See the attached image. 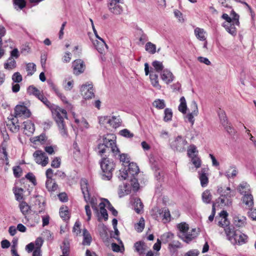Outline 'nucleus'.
Wrapping results in <instances>:
<instances>
[{
    "label": "nucleus",
    "mask_w": 256,
    "mask_h": 256,
    "mask_svg": "<svg viewBox=\"0 0 256 256\" xmlns=\"http://www.w3.org/2000/svg\"><path fill=\"white\" fill-rule=\"evenodd\" d=\"M103 143L100 144L98 146V154L100 155L106 152V148H110V150L114 154H119L120 160V162L126 164H129L130 160L128 155L126 154H120V151L116 146V137L112 134H108L106 136L103 137Z\"/></svg>",
    "instance_id": "obj_1"
},
{
    "label": "nucleus",
    "mask_w": 256,
    "mask_h": 256,
    "mask_svg": "<svg viewBox=\"0 0 256 256\" xmlns=\"http://www.w3.org/2000/svg\"><path fill=\"white\" fill-rule=\"evenodd\" d=\"M52 115L58 127L61 135L63 137H67L68 136L64 118L67 119L66 111L58 106L52 110Z\"/></svg>",
    "instance_id": "obj_2"
},
{
    "label": "nucleus",
    "mask_w": 256,
    "mask_h": 256,
    "mask_svg": "<svg viewBox=\"0 0 256 256\" xmlns=\"http://www.w3.org/2000/svg\"><path fill=\"white\" fill-rule=\"evenodd\" d=\"M230 191V187L218 186L217 192L220 196L213 203H216L218 206L221 207L230 205L232 202L231 198L232 196Z\"/></svg>",
    "instance_id": "obj_3"
},
{
    "label": "nucleus",
    "mask_w": 256,
    "mask_h": 256,
    "mask_svg": "<svg viewBox=\"0 0 256 256\" xmlns=\"http://www.w3.org/2000/svg\"><path fill=\"white\" fill-rule=\"evenodd\" d=\"M228 212L225 210H222L220 213V216L221 220L218 221L219 226L224 228V232L229 240L231 242L234 240L235 235L238 230H235L232 226L230 225V222L228 220Z\"/></svg>",
    "instance_id": "obj_4"
},
{
    "label": "nucleus",
    "mask_w": 256,
    "mask_h": 256,
    "mask_svg": "<svg viewBox=\"0 0 256 256\" xmlns=\"http://www.w3.org/2000/svg\"><path fill=\"white\" fill-rule=\"evenodd\" d=\"M100 167L103 173L102 178L110 180L112 178V172L114 169L115 164L109 159L104 158L100 162Z\"/></svg>",
    "instance_id": "obj_5"
},
{
    "label": "nucleus",
    "mask_w": 256,
    "mask_h": 256,
    "mask_svg": "<svg viewBox=\"0 0 256 256\" xmlns=\"http://www.w3.org/2000/svg\"><path fill=\"white\" fill-rule=\"evenodd\" d=\"M188 144L186 140L182 136H178L170 142L171 148L175 152H182L186 150V146Z\"/></svg>",
    "instance_id": "obj_6"
},
{
    "label": "nucleus",
    "mask_w": 256,
    "mask_h": 256,
    "mask_svg": "<svg viewBox=\"0 0 256 256\" xmlns=\"http://www.w3.org/2000/svg\"><path fill=\"white\" fill-rule=\"evenodd\" d=\"M222 18L226 20V22L222 24L226 30L232 35L236 36V24H234V18L230 17L226 14H224Z\"/></svg>",
    "instance_id": "obj_7"
},
{
    "label": "nucleus",
    "mask_w": 256,
    "mask_h": 256,
    "mask_svg": "<svg viewBox=\"0 0 256 256\" xmlns=\"http://www.w3.org/2000/svg\"><path fill=\"white\" fill-rule=\"evenodd\" d=\"M54 171L51 168H48L46 170V186L50 192H53L56 191L58 186L54 180L52 178Z\"/></svg>",
    "instance_id": "obj_8"
},
{
    "label": "nucleus",
    "mask_w": 256,
    "mask_h": 256,
    "mask_svg": "<svg viewBox=\"0 0 256 256\" xmlns=\"http://www.w3.org/2000/svg\"><path fill=\"white\" fill-rule=\"evenodd\" d=\"M122 0H109L108 4L109 10L114 14H120L123 11V8L120 4L122 3Z\"/></svg>",
    "instance_id": "obj_9"
},
{
    "label": "nucleus",
    "mask_w": 256,
    "mask_h": 256,
    "mask_svg": "<svg viewBox=\"0 0 256 256\" xmlns=\"http://www.w3.org/2000/svg\"><path fill=\"white\" fill-rule=\"evenodd\" d=\"M35 162L40 164L42 166H46L48 162V158L46 154L41 150H36L33 154Z\"/></svg>",
    "instance_id": "obj_10"
},
{
    "label": "nucleus",
    "mask_w": 256,
    "mask_h": 256,
    "mask_svg": "<svg viewBox=\"0 0 256 256\" xmlns=\"http://www.w3.org/2000/svg\"><path fill=\"white\" fill-rule=\"evenodd\" d=\"M80 92L84 99H91L94 96L93 87L91 84H83L81 87Z\"/></svg>",
    "instance_id": "obj_11"
},
{
    "label": "nucleus",
    "mask_w": 256,
    "mask_h": 256,
    "mask_svg": "<svg viewBox=\"0 0 256 256\" xmlns=\"http://www.w3.org/2000/svg\"><path fill=\"white\" fill-rule=\"evenodd\" d=\"M31 113L30 110L24 106L17 105L14 108V116L16 118L24 116L29 118Z\"/></svg>",
    "instance_id": "obj_12"
},
{
    "label": "nucleus",
    "mask_w": 256,
    "mask_h": 256,
    "mask_svg": "<svg viewBox=\"0 0 256 256\" xmlns=\"http://www.w3.org/2000/svg\"><path fill=\"white\" fill-rule=\"evenodd\" d=\"M80 188L84 200L88 203L90 200V191L88 188V182L86 178H82L80 182Z\"/></svg>",
    "instance_id": "obj_13"
},
{
    "label": "nucleus",
    "mask_w": 256,
    "mask_h": 256,
    "mask_svg": "<svg viewBox=\"0 0 256 256\" xmlns=\"http://www.w3.org/2000/svg\"><path fill=\"white\" fill-rule=\"evenodd\" d=\"M74 73L78 75L82 73L85 69L84 62L81 60H76L72 63Z\"/></svg>",
    "instance_id": "obj_14"
},
{
    "label": "nucleus",
    "mask_w": 256,
    "mask_h": 256,
    "mask_svg": "<svg viewBox=\"0 0 256 256\" xmlns=\"http://www.w3.org/2000/svg\"><path fill=\"white\" fill-rule=\"evenodd\" d=\"M247 238L248 236L242 233L238 230L231 242L234 244H238V245H242L246 242Z\"/></svg>",
    "instance_id": "obj_15"
},
{
    "label": "nucleus",
    "mask_w": 256,
    "mask_h": 256,
    "mask_svg": "<svg viewBox=\"0 0 256 256\" xmlns=\"http://www.w3.org/2000/svg\"><path fill=\"white\" fill-rule=\"evenodd\" d=\"M197 236V232L195 228H192L190 232L188 231L184 234H182L180 238L186 243H188Z\"/></svg>",
    "instance_id": "obj_16"
},
{
    "label": "nucleus",
    "mask_w": 256,
    "mask_h": 256,
    "mask_svg": "<svg viewBox=\"0 0 256 256\" xmlns=\"http://www.w3.org/2000/svg\"><path fill=\"white\" fill-rule=\"evenodd\" d=\"M207 168H202L200 172H199V178L200 181V184L202 187H205L207 186L208 179L207 175Z\"/></svg>",
    "instance_id": "obj_17"
},
{
    "label": "nucleus",
    "mask_w": 256,
    "mask_h": 256,
    "mask_svg": "<svg viewBox=\"0 0 256 256\" xmlns=\"http://www.w3.org/2000/svg\"><path fill=\"white\" fill-rule=\"evenodd\" d=\"M25 134L28 136H31L34 132V125L30 120L24 122Z\"/></svg>",
    "instance_id": "obj_18"
},
{
    "label": "nucleus",
    "mask_w": 256,
    "mask_h": 256,
    "mask_svg": "<svg viewBox=\"0 0 256 256\" xmlns=\"http://www.w3.org/2000/svg\"><path fill=\"white\" fill-rule=\"evenodd\" d=\"M242 200L248 208H252L254 204V198L251 193H248L247 194H243Z\"/></svg>",
    "instance_id": "obj_19"
},
{
    "label": "nucleus",
    "mask_w": 256,
    "mask_h": 256,
    "mask_svg": "<svg viewBox=\"0 0 256 256\" xmlns=\"http://www.w3.org/2000/svg\"><path fill=\"white\" fill-rule=\"evenodd\" d=\"M162 79L166 84L172 82L174 78L172 74L168 70H164L161 74Z\"/></svg>",
    "instance_id": "obj_20"
},
{
    "label": "nucleus",
    "mask_w": 256,
    "mask_h": 256,
    "mask_svg": "<svg viewBox=\"0 0 256 256\" xmlns=\"http://www.w3.org/2000/svg\"><path fill=\"white\" fill-rule=\"evenodd\" d=\"M26 250L28 252L30 253L33 251L32 256H42V250L40 248H34V245L33 242H30L26 246Z\"/></svg>",
    "instance_id": "obj_21"
},
{
    "label": "nucleus",
    "mask_w": 256,
    "mask_h": 256,
    "mask_svg": "<svg viewBox=\"0 0 256 256\" xmlns=\"http://www.w3.org/2000/svg\"><path fill=\"white\" fill-rule=\"evenodd\" d=\"M158 212L160 216L162 218V220H164V222H167L170 220V214L168 208H164L159 209Z\"/></svg>",
    "instance_id": "obj_22"
},
{
    "label": "nucleus",
    "mask_w": 256,
    "mask_h": 256,
    "mask_svg": "<svg viewBox=\"0 0 256 256\" xmlns=\"http://www.w3.org/2000/svg\"><path fill=\"white\" fill-rule=\"evenodd\" d=\"M7 126L12 132H16L20 130V126L18 124V120L12 118L10 122L7 124Z\"/></svg>",
    "instance_id": "obj_23"
},
{
    "label": "nucleus",
    "mask_w": 256,
    "mask_h": 256,
    "mask_svg": "<svg viewBox=\"0 0 256 256\" xmlns=\"http://www.w3.org/2000/svg\"><path fill=\"white\" fill-rule=\"evenodd\" d=\"M246 224V218L243 216H234V224L238 228L243 227Z\"/></svg>",
    "instance_id": "obj_24"
},
{
    "label": "nucleus",
    "mask_w": 256,
    "mask_h": 256,
    "mask_svg": "<svg viewBox=\"0 0 256 256\" xmlns=\"http://www.w3.org/2000/svg\"><path fill=\"white\" fill-rule=\"evenodd\" d=\"M100 42L96 41L94 43L97 50L100 54L104 52L105 49H108V46L102 38L100 40Z\"/></svg>",
    "instance_id": "obj_25"
},
{
    "label": "nucleus",
    "mask_w": 256,
    "mask_h": 256,
    "mask_svg": "<svg viewBox=\"0 0 256 256\" xmlns=\"http://www.w3.org/2000/svg\"><path fill=\"white\" fill-rule=\"evenodd\" d=\"M135 250L141 255L144 253L146 250V246L145 243L142 241H138L134 244Z\"/></svg>",
    "instance_id": "obj_26"
},
{
    "label": "nucleus",
    "mask_w": 256,
    "mask_h": 256,
    "mask_svg": "<svg viewBox=\"0 0 256 256\" xmlns=\"http://www.w3.org/2000/svg\"><path fill=\"white\" fill-rule=\"evenodd\" d=\"M238 190L241 194H245L251 193L250 186L246 182L241 183L238 188Z\"/></svg>",
    "instance_id": "obj_27"
},
{
    "label": "nucleus",
    "mask_w": 256,
    "mask_h": 256,
    "mask_svg": "<svg viewBox=\"0 0 256 256\" xmlns=\"http://www.w3.org/2000/svg\"><path fill=\"white\" fill-rule=\"evenodd\" d=\"M6 32V30L5 28L0 26V59L5 54V50L2 48V38L5 35Z\"/></svg>",
    "instance_id": "obj_28"
},
{
    "label": "nucleus",
    "mask_w": 256,
    "mask_h": 256,
    "mask_svg": "<svg viewBox=\"0 0 256 256\" xmlns=\"http://www.w3.org/2000/svg\"><path fill=\"white\" fill-rule=\"evenodd\" d=\"M177 228L180 232L178 233V236L180 238L181 234H184L189 230V226L186 222H181L177 225Z\"/></svg>",
    "instance_id": "obj_29"
},
{
    "label": "nucleus",
    "mask_w": 256,
    "mask_h": 256,
    "mask_svg": "<svg viewBox=\"0 0 256 256\" xmlns=\"http://www.w3.org/2000/svg\"><path fill=\"white\" fill-rule=\"evenodd\" d=\"M110 126H112L113 128H117L121 125V120L120 116H112V118L110 117Z\"/></svg>",
    "instance_id": "obj_30"
},
{
    "label": "nucleus",
    "mask_w": 256,
    "mask_h": 256,
    "mask_svg": "<svg viewBox=\"0 0 256 256\" xmlns=\"http://www.w3.org/2000/svg\"><path fill=\"white\" fill-rule=\"evenodd\" d=\"M150 78L152 85L158 88H160V86L158 84V75L154 74L153 70L150 74Z\"/></svg>",
    "instance_id": "obj_31"
},
{
    "label": "nucleus",
    "mask_w": 256,
    "mask_h": 256,
    "mask_svg": "<svg viewBox=\"0 0 256 256\" xmlns=\"http://www.w3.org/2000/svg\"><path fill=\"white\" fill-rule=\"evenodd\" d=\"M83 236L84 240L82 241V244L84 245H90L92 240V238L89 232L86 229H84L83 230Z\"/></svg>",
    "instance_id": "obj_32"
},
{
    "label": "nucleus",
    "mask_w": 256,
    "mask_h": 256,
    "mask_svg": "<svg viewBox=\"0 0 256 256\" xmlns=\"http://www.w3.org/2000/svg\"><path fill=\"white\" fill-rule=\"evenodd\" d=\"M4 68L8 70H12L16 66V61L14 59L8 58L4 64Z\"/></svg>",
    "instance_id": "obj_33"
},
{
    "label": "nucleus",
    "mask_w": 256,
    "mask_h": 256,
    "mask_svg": "<svg viewBox=\"0 0 256 256\" xmlns=\"http://www.w3.org/2000/svg\"><path fill=\"white\" fill-rule=\"evenodd\" d=\"M13 4L16 10H21L26 7V2L25 0H13Z\"/></svg>",
    "instance_id": "obj_34"
},
{
    "label": "nucleus",
    "mask_w": 256,
    "mask_h": 256,
    "mask_svg": "<svg viewBox=\"0 0 256 256\" xmlns=\"http://www.w3.org/2000/svg\"><path fill=\"white\" fill-rule=\"evenodd\" d=\"M205 31L204 29L196 28L194 30V34L196 37L200 40H206L205 36Z\"/></svg>",
    "instance_id": "obj_35"
},
{
    "label": "nucleus",
    "mask_w": 256,
    "mask_h": 256,
    "mask_svg": "<svg viewBox=\"0 0 256 256\" xmlns=\"http://www.w3.org/2000/svg\"><path fill=\"white\" fill-rule=\"evenodd\" d=\"M139 171L138 166L136 163L131 162L128 164V172L129 174L134 176L137 174Z\"/></svg>",
    "instance_id": "obj_36"
},
{
    "label": "nucleus",
    "mask_w": 256,
    "mask_h": 256,
    "mask_svg": "<svg viewBox=\"0 0 256 256\" xmlns=\"http://www.w3.org/2000/svg\"><path fill=\"white\" fill-rule=\"evenodd\" d=\"M212 195L209 190H206L202 194V200L204 202L210 204L211 202Z\"/></svg>",
    "instance_id": "obj_37"
},
{
    "label": "nucleus",
    "mask_w": 256,
    "mask_h": 256,
    "mask_svg": "<svg viewBox=\"0 0 256 256\" xmlns=\"http://www.w3.org/2000/svg\"><path fill=\"white\" fill-rule=\"evenodd\" d=\"M27 92L30 95H34L36 98L42 93L40 90L33 85L30 86L28 88Z\"/></svg>",
    "instance_id": "obj_38"
},
{
    "label": "nucleus",
    "mask_w": 256,
    "mask_h": 256,
    "mask_svg": "<svg viewBox=\"0 0 256 256\" xmlns=\"http://www.w3.org/2000/svg\"><path fill=\"white\" fill-rule=\"evenodd\" d=\"M106 206V204L104 202H101L99 204L100 214L104 220H108V214L105 208Z\"/></svg>",
    "instance_id": "obj_39"
},
{
    "label": "nucleus",
    "mask_w": 256,
    "mask_h": 256,
    "mask_svg": "<svg viewBox=\"0 0 256 256\" xmlns=\"http://www.w3.org/2000/svg\"><path fill=\"white\" fill-rule=\"evenodd\" d=\"M37 98L43 102L46 106L50 108H53L54 104H51L48 98L44 96L42 94H40Z\"/></svg>",
    "instance_id": "obj_40"
},
{
    "label": "nucleus",
    "mask_w": 256,
    "mask_h": 256,
    "mask_svg": "<svg viewBox=\"0 0 256 256\" xmlns=\"http://www.w3.org/2000/svg\"><path fill=\"white\" fill-rule=\"evenodd\" d=\"M187 106L186 100L184 96H182L180 98V104L178 106V110L183 114H186Z\"/></svg>",
    "instance_id": "obj_41"
},
{
    "label": "nucleus",
    "mask_w": 256,
    "mask_h": 256,
    "mask_svg": "<svg viewBox=\"0 0 256 256\" xmlns=\"http://www.w3.org/2000/svg\"><path fill=\"white\" fill-rule=\"evenodd\" d=\"M60 215L64 220L69 219V212L67 207H61L60 210Z\"/></svg>",
    "instance_id": "obj_42"
},
{
    "label": "nucleus",
    "mask_w": 256,
    "mask_h": 256,
    "mask_svg": "<svg viewBox=\"0 0 256 256\" xmlns=\"http://www.w3.org/2000/svg\"><path fill=\"white\" fill-rule=\"evenodd\" d=\"M145 50L151 54H154L156 52V46L151 42H148L146 44Z\"/></svg>",
    "instance_id": "obj_43"
},
{
    "label": "nucleus",
    "mask_w": 256,
    "mask_h": 256,
    "mask_svg": "<svg viewBox=\"0 0 256 256\" xmlns=\"http://www.w3.org/2000/svg\"><path fill=\"white\" fill-rule=\"evenodd\" d=\"M15 195L16 199L18 201H20L23 198L22 193L24 190L22 188H14L13 189Z\"/></svg>",
    "instance_id": "obj_44"
},
{
    "label": "nucleus",
    "mask_w": 256,
    "mask_h": 256,
    "mask_svg": "<svg viewBox=\"0 0 256 256\" xmlns=\"http://www.w3.org/2000/svg\"><path fill=\"white\" fill-rule=\"evenodd\" d=\"M134 210L136 213L140 214L143 208V204L140 198L135 200L134 203Z\"/></svg>",
    "instance_id": "obj_45"
},
{
    "label": "nucleus",
    "mask_w": 256,
    "mask_h": 256,
    "mask_svg": "<svg viewBox=\"0 0 256 256\" xmlns=\"http://www.w3.org/2000/svg\"><path fill=\"white\" fill-rule=\"evenodd\" d=\"M152 66L157 72H162L163 70L164 66L158 60L154 61L152 63Z\"/></svg>",
    "instance_id": "obj_46"
},
{
    "label": "nucleus",
    "mask_w": 256,
    "mask_h": 256,
    "mask_svg": "<svg viewBox=\"0 0 256 256\" xmlns=\"http://www.w3.org/2000/svg\"><path fill=\"white\" fill-rule=\"evenodd\" d=\"M62 254L65 256H68L70 252V244L68 242L64 240L62 246H61Z\"/></svg>",
    "instance_id": "obj_47"
},
{
    "label": "nucleus",
    "mask_w": 256,
    "mask_h": 256,
    "mask_svg": "<svg viewBox=\"0 0 256 256\" xmlns=\"http://www.w3.org/2000/svg\"><path fill=\"white\" fill-rule=\"evenodd\" d=\"M174 238V234L172 232H166L162 236V240L164 243H167L172 240Z\"/></svg>",
    "instance_id": "obj_48"
},
{
    "label": "nucleus",
    "mask_w": 256,
    "mask_h": 256,
    "mask_svg": "<svg viewBox=\"0 0 256 256\" xmlns=\"http://www.w3.org/2000/svg\"><path fill=\"white\" fill-rule=\"evenodd\" d=\"M20 208L23 214L26 215L30 210V206L26 202H22L20 204Z\"/></svg>",
    "instance_id": "obj_49"
},
{
    "label": "nucleus",
    "mask_w": 256,
    "mask_h": 256,
    "mask_svg": "<svg viewBox=\"0 0 256 256\" xmlns=\"http://www.w3.org/2000/svg\"><path fill=\"white\" fill-rule=\"evenodd\" d=\"M188 155L189 157L191 158L194 155H197L198 151L196 150V147L194 144H190L187 150Z\"/></svg>",
    "instance_id": "obj_50"
},
{
    "label": "nucleus",
    "mask_w": 256,
    "mask_h": 256,
    "mask_svg": "<svg viewBox=\"0 0 256 256\" xmlns=\"http://www.w3.org/2000/svg\"><path fill=\"white\" fill-rule=\"evenodd\" d=\"M164 121L167 122L172 120V112L171 109L166 108L165 109L164 112Z\"/></svg>",
    "instance_id": "obj_51"
},
{
    "label": "nucleus",
    "mask_w": 256,
    "mask_h": 256,
    "mask_svg": "<svg viewBox=\"0 0 256 256\" xmlns=\"http://www.w3.org/2000/svg\"><path fill=\"white\" fill-rule=\"evenodd\" d=\"M153 105L158 109H163L166 106L164 100L160 99L155 100L153 102Z\"/></svg>",
    "instance_id": "obj_52"
},
{
    "label": "nucleus",
    "mask_w": 256,
    "mask_h": 256,
    "mask_svg": "<svg viewBox=\"0 0 256 256\" xmlns=\"http://www.w3.org/2000/svg\"><path fill=\"white\" fill-rule=\"evenodd\" d=\"M144 228V220L143 218H141L138 223L135 224V229L138 232H142Z\"/></svg>",
    "instance_id": "obj_53"
},
{
    "label": "nucleus",
    "mask_w": 256,
    "mask_h": 256,
    "mask_svg": "<svg viewBox=\"0 0 256 256\" xmlns=\"http://www.w3.org/2000/svg\"><path fill=\"white\" fill-rule=\"evenodd\" d=\"M26 70L28 74L32 76L36 70V66L34 63H28L26 65Z\"/></svg>",
    "instance_id": "obj_54"
},
{
    "label": "nucleus",
    "mask_w": 256,
    "mask_h": 256,
    "mask_svg": "<svg viewBox=\"0 0 256 256\" xmlns=\"http://www.w3.org/2000/svg\"><path fill=\"white\" fill-rule=\"evenodd\" d=\"M218 114L222 124L224 126H225L228 124L227 118L225 112L223 110H220Z\"/></svg>",
    "instance_id": "obj_55"
},
{
    "label": "nucleus",
    "mask_w": 256,
    "mask_h": 256,
    "mask_svg": "<svg viewBox=\"0 0 256 256\" xmlns=\"http://www.w3.org/2000/svg\"><path fill=\"white\" fill-rule=\"evenodd\" d=\"M6 146L7 144L5 142H2L0 147V152L4 154L6 160H8V154L6 152Z\"/></svg>",
    "instance_id": "obj_56"
},
{
    "label": "nucleus",
    "mask_w": 256,
    "mask_h": 256,
    "mask_svg": "<svg viewBox=\"0 0 256 256\" xmlns=\"http://www.w3.org/2000/svg\"><path fill=\"white\" fill-rule=\"evenodd\" d=\"M230 168L231 169H232V172H231V174H230V170H228L226 172V176L228 178H230L235 177L237 175L238 172L237 169L235 166H230Z\"/></svg>",
    "instance_id": "obj_57"
},
{
    "label": "nucleus",
    "mask_w": 256,
    "mask_h": 256,
    "mask_svg": "<svg viewBox=\"0 0 256 256\" xmlns=\"http://www.w3.org/2000/svg\"><path fill=\"white\" fill-rule=\"evenodd\" d=\"M192 162L196 168H198L201 166V160L200 158L198 156V155H194L191 157Z\"/></svg>",
    "instance_id": "obj_58"
},
{
    "label": "nucleus",
    "mask_w": 256,
    "mask_h": 256,
    "mask_svg": "<svg viewBox=\"0 0 256 256\" xmlns=\"http://www.w3.org/2000/svg\"><path fill=\"white\" fill-rule=\"evenodd\" d=\"M12 80L14 82L19 83L22 81V77L20 72H16L12 74Z\"/></svg>",
    "instance_id": "obj_59"
},
{
    "label": "nucleus",
    "mask_w": 256,
    "mask_h": 256,
    "mask_svg": "<svg viewBox=\"0 0 256 256\" xmlns=\"http://www.w3.org/2000/svg\"><path fill=\"white\" fill-rule=\"evenodd\" d=\"M120 134L126 138H131L134 136V134L128 130V129H123L120 131Z\"/></svg>",
    "instance_id": "obj_60"
},
{
    "label": "nucleus",
    "mask_w": 256,
    "mask_h": 256,
    "mask_svg": "<svg viewBox=\"0 0 256 256\" xmlns=\"http://www.w3.org/2000/svg\"><path fill=\"white\" fill-rule=\"evenodd\" d=\"M110 116H101L99 118V123L100 124L105 125L106 124H110Z\"/></svg>",
    "instance_id": "obj_61"
},
{
    "label": "nucleus",
    "mask_w": 256,
    "mask_h": 256,
    "mask_svg": "<svg viewBox=\"0 0 256 256\" xmlns=\"http://www.w3.org/2000/svg\"><path fill=\"white\" fill-rule=\"evenodd\" d=\"M100 237L103 239H107L108 234L107 232V228L104 225L102 226L101 230H100Z\"/></svg>",
    "instance_id": "obj_62"
},
{
    "label": "nucleus",
    "mask_w": 256,
    "mask_h": 256,
    "mask_svg": "<svg viewBox=\"0 0 256 256\" xmlns=\"http://www.w3.org/2000/svg\"><path fill=\"white\" fill-rule=\"evenodd\" d=\"M230 16H232V18H234V24H236V26H239V15L237 14L234 10H232L230 12Z\"/></svg>",
    "instance_id": "obj_63"
},
{
    "label": "nucleus",
    "mask_w": 256,
    "mask_h": 256,
    "mask_svg": "<svg viewBox=\"0 0 256 256\" xmlns=\"http://www.w3.org/2000/svg\"><path fill=\"white\" fill-rule=\"evenodd\" d=\"M131 184L133 188L134 191H137L139 188V183L136 178L134 177L130 180Z\"/></svg>",
    "instance_id": "obj_64"
}]
</instances>
